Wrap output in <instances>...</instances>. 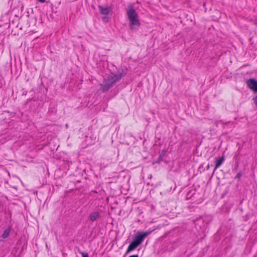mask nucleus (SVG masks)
<instances>
[{
  "label": "nucleus",
  "mask_w": 257,
  "mask_h": 257,
  "mask_svg": "<svg viewBox=\"0 0 257 257\" xmlns=\"http://www.w3.org/2000/svg\"><path fill=\"white\" fill-rule=\"evenodd\" d=\"M126 13L130 21V29L132 31L138 29L140 26V22L136 10L132 7H130L126 10Z\"/></svg>",
  "instance_id": "obj_1"
},
{
  "label": "nucleus",
  "mask_w": 257,
  "mask_h": 257,
  "mask_svg": "<svg viewBox=\"0 0 257 257\" xmlns=\"http://www.w3.org/2000/svg\"><path fill=\"white\" fill-rule=\"evenodd\" d=\"M252 22L255 25L257 26V19L253 20Z\"/></svg>",
  "instance_id": "obj_12"
},
{
  "label": "nucleus",
  "mask_w": 257,
  "mask_h": 257,
  "mask_svg": "<svg viewBox=\"0 0 257 257\" xmlns=\"http://www.w3.org/2000/svg\"><path fill=\"white\" fill-rule=\"evenodd\" d=\"M11 230V227H8L7 229H6L4 231V232L2 234V237L3 238H7L9 235Z\"/></svg>",
  "instance_id": "obj_9"
},
{
  "label": "nucleus",
  "mask_w": 257,
  "mask_h": 257,
  "mask_svg": "<svg viewBox=\"0 0 257 257\" xmlns=\"http://www.w3.org/2000/svg\"><path fill=\"white\" fill-rule=\"evenodd\" d=\"M78 251L82 255V257H89L87 252L81 251L79 249H78Z\"/></svg>",
  "instance_id": "obj_10"
},
{
  "label": "nucleus",
  "mask_w": 257,
  "mask_h": 257,
  "mask_svg": "<svg viewBox=\"0 0 257 257\" xmlns=\"http://www.w3.org/2000/svg\"><path fill=\"white\" fill-rule=\"evenodd\" d=\"M129 257H139V256H138V255L135 254V255H131Z\"/></svg>",
  "instance_id": "obj_13"
},
{
  "label": "nucleus",
  "mask_w": 257,
  "mask_h": 257,
  "mask_svg": "<svg viewBox=\"0 0 257 257\" xmlns=\"http://www.w3.org/2000/svg\"><path fill=\"white\" fill-rule=\"evenodd\" d=\"M198 222H202V220L201 219L198 220Z\"/></svg>",
  "instance_id": "obj_16"
},
{
  "label": "nucleus",
  "mask_w": 257,
  "mask_h": 257,
  "mask_svg": "<svg viewBox=\"0 0 257 257\" xmlns=\"http://www.w3.org/2000/svg\"><path fill=\"white\" fill-rule=\"evenodd\" d=\"M119 79V77L117 75L113 74H111L105 78L103 83L101 85L103 90H107L116 81H118Z\"/></svg>",
  "instance_id": "obj_2"
},
{
  "label": "nucleus",
  "mask_w": 257,
  "mask_h": 257,
  "mask_svg": "<svg viewBox=\"0 0 257 257\" xmlns=\"http://www.w3.org/2000/svg\"><path fill=\"white\" fill-rule=\"evenodd\" d=\"M99 216V213L97 211H94L92 212L89 215V219L91 221H94L96 220V219Z\"/></svg>",
  "instance_id": "obj_8"
},
{
  "label": "nucleus",
  "mask_w": 257,
  "mask_h": 257,
  "mask_svg": "<svg viewBox=\"0 0 257 257\" xmlns=\"http://www.w3.org/2000/svg\"><path fill=\"white\" fill-rule=\"evenodd\" d=\"M141 242H132L127 248L126 253H128L136 249L140 245Z\"/></svg>",
  "instance_id": "obj_6"
},
{
  "label": "nucleus",
  "mask_w": 257,
  "mask_h": 257,
  "mask_svg": "<svg viewBox=\"0 0 257 257\" xmlns=\"http://www.w3.org/2000/svg\"><path fill=\"white\" fill-rule=\"evenodd\" d=\"M247 86L254 92H257V81L254 79L250 78L246 81Z\"/></svg>",
  "instance_id": "obj_5"
},
{
  "label": "nucleus",
  "mask_w": 257,
  "mask_h": 257,
  "mask_svg": "<svg viewBox=\"0 0 257 257\" xmlns=\"http://www.w3.org/2000/svg\"><path fill=\"white\" fill-rule=\"evenodd\" d=\"M98 8L100 14L104 16V17H103V21H107V18L106 17V16H107L111 11L110 8L103 7L101 6H99Z\"/></svg>",
  "instance_id": "obj_4"
},
{
  "label": "nucleus",
  "mask_w": 257,
  "mask_h": 257,
  "mask_svg": "<svg viewBox=\"0 0 257 257\" xmlns=\"http://www.w3.org/2000/svg\"><path fill=\"white\" fill-rule=\"evenodd\" d=\"M41 3H44L45 2V0H39Z\"/></svg>",
  "instance_id": "obj_14"
},
{
  "label": "nucleus",
  "mask_w": 257,
  "mask_h": 257,
  "mask_svg": "<svg viewBox=\"0 0 257 257\" xmlns=\"http://www.w3.org/2000/svg\"><path fill=\"white\" fill-rule=\"evenodd\" d=\"M151 232L152 230L145 232H138L137 233L134 241H143Z\"/></svg>",
  "instance_id": "obj_3"
},
{
  "label": "nucleus",
  "mask_w": 257,
  "mask_h": 257,
  "mask_svg": "<svg viewBox=\"0 0 257 257\" xmlns=\"http://www.w3.org/2000/svg\"><path fill=\"white\" fill-rule=\"evenodd\" d=\"M240 174H238L237 175V177H240Z\"/></svg>",
  "instance_id": "obj_15"
},
{
  "label": "nucleus",
  "mask_w": 257,
  "mask_h": 257,
  "mask_svg": "<svg viewBox=\"0 0 257 257\" xmlns=\"http://www.w3.org/2000/svg\"><path fill=\"white\" fill-rule=\"evenodd\" d=\"M224 160H225V158H224V156H222L220 159H217L216 160V164H215V170H216L217 168H218L221 166V165L224 162Z\"/></svg>",
  "instance_id": "obj_7"
},
{
  "label": "nucleus",
  "mask_w": 257,
  "mask_h": 257,
  "mask_svg": "<svg viewBox=\"0 0 257 257\" xmlns=\"http://www.w3.org/2000/svg\"><path fill=\"white\" fill-rule=\"evenodd\" d=\"M205 229V225H203V227H200V230H201V231L202 232H204Z\"/></svg>",
  "instance_id": "obj_11"
}]
</instances>
